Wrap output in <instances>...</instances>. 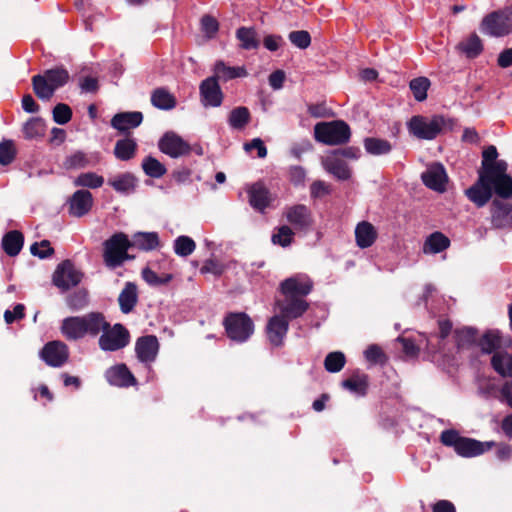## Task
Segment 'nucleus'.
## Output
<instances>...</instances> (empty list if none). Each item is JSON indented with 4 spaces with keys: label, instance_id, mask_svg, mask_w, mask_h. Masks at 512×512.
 <instances>
[{
    "label": "nucleus",
    "instance_id": "f8f14e48",
    "mask_svg": "<svg viewBox=\"0 0 512 512\" xmlns=\"http://www.w3.org/2000/svg\"><path fill=\"white\" fill-rule=\"evenodd\" d=\"M40 358L50 367H61L68 361L69 348L62 341H50L41 349Z\"/></svg>",
    "mask_w": 512,
    "mask_h": 512
},
{
    "label": "nucleus",
    "instance_id": "6e6552de",
    "mask_svg": "<svg viewBox=\"0 0 512 512\" xmlns=\"http://www.w3.org/2000/svg\"><path fill=\"white\" fill-rule=\"evenodd\" d=\"M130 248V239L123 232H116L105 240L103 242V261L106 267L115 269L122 266V259Z\"/></svg>",
    "mask_w": 512,
    "mask_h": 512
},
{
    "label": "nucleus",
    "instance_id": "de8ad7c7",
    "mask_svg": "<svg viewBox=\"0 0 512 512\" xmlns=\"http://www.w3.org/2000/svg\"><path fill=\"white\" fill-rule=\"evenodd\" d=\"M144 173L151 178H161L167 172L166 167L155 157L146 156L142 162Z\"/></svg>",
    "mask_w": 512,
    "mask_h": 512
},
{
    "label": "nucleus",
    "instance_id": "20e7f679",
    "mask_svg": "<svg viewBox=\"0 0 512 512\" xmlns=\"http://www.w3.org/2000/svg\"><path fill=\"white\" fill-rule=\"evenodd\" d=\"M440 441L444 446L453 447L455 452L464 458L479 456L489 451L495 445L493 441L481 442L473 438L461 436L454 429L442 431Z\"/></svg>",
    "mask_w": 512,
    "mask_h": 512
},
{
    "label": "nucleus",
    "instance_id": "4468645a",
    "mask_svg": "<svg viewBox=\"0 0 512 512\" xmlns=\"http://www.w3.org/2000/svg\"><path fill=\"white\" fill-rule=\"evenodd\" d=\"M199 93L204 107H219L223 102V92L216 77L204 79L200 83Z\"/></svg>",
    "mask_w": 512,
    "mask_h": 512
},
{
    "label": "nucleus",
    "instance_id": "774afa93",
    "mask_svg": "<svg viewBox=\"0 0 512 512\" xmlns=\"http://www.w3.org/2000/svg\"><path fill=\"white\" fill-rule=\"evenodd\" d=\"M25 306L23 304H17L14 306L13 311L6 310L4 313V319L7 324L13 323L15 320L22 319L25 316Z\"/></svg>",
    "mask_w": 512,
    "mask_h": 512
},
{
    "label": "nucleus",
    "instance_id": "864d4df0",
    "mask_svg": "<svg viewBox=\"0 0 512 512\" xmlns=\"http://www.w3.org/2000/svg\"><path fill=\"white\" fill-rule=\"evenodd\" d=\"M346 363L344 353L340 351L330 352L324 360V367L330 373H337L343 369Z\"/></svg>",
    "mask_w": 512,
    "mask_h": 512
},
{
    "label": "nucleus",
    "instance_id": "3c124183",
    "mask_svg": "<svg viewBox=\"0 0 512 512\" xmlns=\"http://www.w3.org/2000/svg\"><path fill=\"white\" fill-rule=\"evenodd\" d=\"M104 178L94 172L81 173L74 180V186L87 187L91 189L99 188L103 185Z\"/></svg>",
    "mask_w": 512,
    "mask_h": 512
},
{
    "label": "nucleus",
    "instance_id": "7c9ffc66",
    "mask_svg": "<svg viewBox=\"0 0 512 512\" xmlns=\"http://www.w3.org/2000/svg\"><path fill=\"white\" fill-rule=\"evenodd\" d=\"M24 245V235L19 230H11L2 237L1 247L10 257L17 256Z\"/></svg>",
    "mask_w": 512,
    "mask_h": 512
},
{
    "label": "nucleus",
    "instance_id": "ddd939ff",
    "mask_svg": "<svg viewBox=\"0 0 512 512\" xmlns=\"http://www.w3.org/2000/svg\"><path fill=\"white\" fill-rule=\"evenodd\" d=\"M160 151L172 158L188 155L192 147L182 137L173 133H165L158 143Z\"/></svg>",
    "mask_w": 512,
    "mask_h": 512
},
{
    "label": "nucleus",
    "instance_id": "39448f33",
    "mask_svg": "<svg viewBox=\"0 0 512 512\" xmlns=\"http://www.w3.org/2000/svg\"><path fill=\"white\" fill-rule=\"evenodd\" d=\"M351 129L343 120L319 122L314 126V138L325 145H343L349 142Z\"/></svg>",
    "mask_w": 512,
    "mask_h": 512
},
{
    "label": "nucleus",
    "instance_id": "473e14b6",
    "mask_svg": "<svg viewBox=\"0 0 512 512\" xmlns=\"http://www.w3.org/2000/svg\"><path fill=\"white\" fill-rule=\"evenodd\" d=\"M151 104L159 110H172L177 105L176 97L165 87H158L151 92Z\"/></svg>",
    "mask_w": 512,
    "mask_h": 512
},
{
    "label": "nucleus",
    "instance_id": "58836bf2",
    "mask_svg": "<svg viewBox=\"0 0 512 512\" xmlns=\"http://www.w3.org/2000/svg\"><path fill=\"white\" fill-rule=\"evenodd\" d=\"M137 148L135 139L130 137L119 139L114 147V156L120 161H129L135 157Z\"/></svg>",
    "mask_w": 512,
    "mask_h": 512
},
{
    "label": "nucleus",
    "instance_id": "f704fd0d",
    "mask_svg": "<svg viewBox=\"0 0 512 512\" xmlns=\"http://www.w3.org/2000/svg\"><path fill=\"white\" fill-rule=\"evenodd\" d=\"M108 184L118 193L131 194L135 191L138 180L130 172H125L108 180Z\"/></svg>",
    "mask_w": 512,
    "mask_h": 512
},
{
    "label": "nucleus",
    "instance_id": "052dcab7",
    "mask_svg": "<svg viewBox=\"0 0 512 512\" xmlns=\"http://www.w3.org/2000/svg\"><path fill=\"white\" fill-rule=\"evenodd\" d=\"M290 42L300 49H306L311 44V36L308 31L297 30L289 33Z\"/></svg>",
    "mask_w": 512,
    "mask_h": 512
},
{
    "label": "nucleus",
    "instance_id": "72a5a7b5",
    "mask_svg": "<svg viewBox=\"0 0 512 512\" xmlns=\"http://www.w3.org/2000/svg\"><path fill=\"white\" fill-rule=\"evenodd\" d=\"M61 334L68 341H77L85 337L79 316H69L62 320Z\"/></svg>",
    "mask_w": 512,
    "mask_h": 512
},
{
    "label": "nucleus",
    "instance_id": "09e8293b",
    "mask_svg": "<svg viewBox=\"0 0 512 512\" xmlns=\"http://www.w3.org/2000/svg\"><path fill=\"white\" fill-rule=\"evenodd\" d=\"M141 276L143 280L152 287H159L163 285H167L173 279V275L170 273H164L162 275H158L155 271L150 269L149 267H145L142 269Z\"/></svg>",
    "mask_w": 512,
    "mask_h": 512
},
{
    "label": "nucleus",
    "instance_id": "13d9d810",
    "mask_svg": "<svg viewBox=\"0 0 512 512\" xmlns=\"http://www.w3.org/2000/svg\"><path fill=\"white\" fill-rule=\"evenodd\" d=\"M53 120L59 125L67 124L72 118V109L69 105L64 103H58L52 111Z\"/></svg>",
    "mask_w": 512,
    "mask_h": 512
},
{
    "label": "nucleus",
    "instance_id": "e2e57ef3",
    "mask_svg": "<svg viewBox=\"0 0 512 512\" xmlns=\"http://www.w3.org/2000/svg\"><path fill=\"white\" fill-rule=\"evenodd\" d=\"M201 29L208 38H213L219 30V23L213 16L204 15L201 18Z\"/></svg>",
    "mask_w": 512,
    "mask_h": 512
},
{
    "label": "nucleus",
    "instance_id": "0e129e2a",
    "mask_svg": "<svg viewBox=\"0 0 512 512\" xmlns=\"http://www.w3.org/2000/svg\"><path fill=\"white\" fill-rule=\"evenodd\" d=\"M361 155V150L360 148L358 147H355V146H349V147H344V148H338L336 150L333 151V155L334 157H343V158H347V159H358Z\"/></svg>",
    "mask_w": 512,
    "mask_h": 512
},
{
    "label": "nucleus",
    "instance_id": "9b49d317",
    "mask_svg": "<svg viewBox=\"0 0 512 512\" xmlns=\"http://www.w3.org/2000/svg\"><path fill=\"white\" fill-rule=\"evenodd\" d=\"M83 278V273L77 270L71 260H64L56 267L53 273V284L61 289L67 291L71 287L77 286Z\"/></svg>",
    "mask_w": 512,
    "mask_h": 512
},
{
    "label": "nucleus",
    "instance_id": "a878e982",
    "mask_svg": "<svg viewBox=\"0 0 512 512\" xmlns=\"http://www.w3.org/2000/svg\"><path fill=\"white\" fill-rule=\"evenodd\" d=\"M341 386L355 395L365 396L369 388V376L360 370H355L341 382Z\"/></svg>",
    "mask_w": 512,
    "mask_h": 512
},
{
    "label": "nucleus",
    "instance_id": "f257e3e1",
    "mask_svg": "<svg viewBox=\"0 0 512 512\" xmlns=\"http://www.w3.org/2000/svg\"><path fill=\"white\" fill-rule=\"evenodd\" d=\"M493 193L502 199L512 197V182L479 173L477 181L465 190L466 197L478 208L484 207Z\"/></svg>",
    "mask_w": 512,
    "mask_h": 512
},
{
    "label": "nucleus",
    "instance_id": "c9c22d12",
    "mask_svg": "<svg viewBox=\"0 0 512 512\" xmlns=\"http://www.w3.org/2000/svg\"><path fill=\"white\" fill-rule=\"evenodd\" d=\"M450 239L442 232L435 231L431 233L423 244L425 254H438L450 247Z\"/></svg>",
    "mask_w": 512,
    "mask_h": 512
},
{
    "label": "nucleus",
    "instance_id": "6e6d98bb",
    "mask_svg": "<svg viewBox=\"0 0 512 512\" xmlns=\"http://www.w3.org/2000/svg\"><path fill=\"white\" fill-rule=\"evenodd\" d=\"M89 165V159L87 155L82 151H76L70 156L66 157L63 162V167L67 170L81 169Z\"/></svg>",
    "mask_w": 512,
    "mask_h": 512
},
{
    "label": "nucleus",
    "instance_id": "603ef678",
    "mask_svg": "<svg viewBox=\"0 0 512 512\" xmlns=\"http://www.w3.org/2000/svg\"><path fill=\"white\" fill-rule=\"evenodd\" d=\"M195 248L196 243L189 236L181 235L174 241V252L178 256L187 257L194 252Z\"/></svg>",
    "mask_w": 512,
    "mask_h": 512
},
{
    "label": "nucleus",
    "instance_id": "4d7b16f0",
    "mask_svg": "<svg viewBox=\"0 0 512 512\" xmlns=\"http://www.w3.org/2000/svg\"><path fill=\"white\" fill-rule=\"evenodd\" d=\"M30 252L33 256H37L40 259H46L51 257L55 250L51 247L49 240H42L40 242H35L30 246Z\"/></svg>",
    "mask_w": 512,
    "mask_h": 512
},
{
    "label": "nucleus",
    "instance_id": "f3484780",
    "mask_svg": "<svg viewBox=\"0 0 512 512\" xmlns=\"http://www.w3.org/2000/svg\"><path fill=\"white\" fill-rule=\"evenodd\" d=\"M424 185L434 191L444 192L448 180L445 168L442 164L436 163L421 175Z\"/></svg>",
    "mask_w": 512,
    "mask_h": 512
},
{
    "label": "nucleus",
    "instance_id": "338daca9",
    "mask_svg": "<svg viewBox=\"0 0 512 512\" xmlns=\"http://www.w3.org/2000/svg\"><path fill=\"white\" fill-rule=\"evenodd\" d=\"M306 178V171L301 166H292L289 169V179L291 183L298 186L304 183Z\"/></svg>",
    "mask_w": 512,
    "mask_h": 512
},
{
    "label": "nucleus",
    "instance_id": "1a4fd4ad",
    "mask_svg": "<svg viewBox=\"0 0 512 512\" xmlns=\"http://www.w3.org/2000/svg\"><path fill=\"white\" fill-rule=\"evenodd\" d=\"M98 344L103 351H117L126 347L130 342V333L121 323L103 329Z\"/></svg>",
    "mask_w": 512,
    "mask_h": 512
},
{
    "label": "nucleus",
    "instance_id": "ea45409f",
    "mask_svg": "<svg viewBox=\"0 0 512 512\" xmlns=\"http://www.w3.org/2000/svg\"><path fill=\"white\" fill-rule=\"evenodd\" d=\"M457 49L466 55L467 58L474 59L484 50L483 43L476 33H472L467 39L457 45Z\"/></svg>",
    "mask_w": 512,
    "mask_h": 512
},
{
    "label": "nucleus",
    "instance_id": "423d86ee",
    "mask_svg": "<svg viewBox=\"0 0 512 512\" xmlns=\"http://www.w3.org/2000/svg\"><path fill=\"white\" fill-rule=\"evenodd\" d=\"M227 337L236 343L246 342L254 333V323L245 312H230L223 319Z\"/></svg>",
    "mask_w": 512,
    "mask_h": 512
},
{
    "label": "nucleus",
    "instance_id": "412c9836",
    "mask_svg": "<svg viewBox=\"0 0 512 512\" xmlns=\"http://www.w3.org/2000/svg\"><path fill=\"white\" fill-rule=\"evenodd\" d=\"M287 221L299 230H307L313 223L311 210L304 204L291 206L286 211Z\"/></svg>",
    "mask_w": 512,
    "mask_h": 512
},
{
    "label": "nucleus",
    "instance_id": "dca6fc26",
    "mask_svg": "<svg viewBox=\"0 0 512 512\" xmlns=\"http://www.w3.org/2000/svg\"><path fill=\"white\" fill-rule=\"evenodd\" d=\"M159 348V341L155 335L141 336L135 343L137 359L142 363L150 364L156 360Z\"/></svg>",
    "mask_w": 512,
    "mask_h": 512
},
{
    "label": "nucleus",
    "instance_id": "a211bd4d",
    "mask_svg": "<svg viewBox=\"0 0 512 512\" xmlns=\"http://www.w3.org/2000/svg\"><path fill=\"white\" fill-rule=\"evenodd\" d=\"M105 378L109 384L117 387L127 388L137 384L136 378L124 363L117 364L107 369Z\"/></svg>",
    "mask_w": 512,
    "mask_h": 512
},
{
    "label": "nucleus",
    "instance_id": "9d476101",
    "mask_svg": "<svg viewBox=\"0 0 512 512\" xmlns=\"http://www.w3.org/2000/svg\"><path fill=\"white\" fill-rule=\"evenodd\" d=\"M497 157L496 147L488 146L482 153L479 173L512 182V177L507 174V163L504 160H497Z\"/></svg>",
    "mask_w": 512,
    "mask_h": 512
},
{
    "label": "nucleus",
    "instance_id": "aec40b11",
    "mask_svg": "<svg viewBox=\"0 0 512 512\" xmlns=\"http://www.w3.org/2000/svg\"><path fill=\"white\" fill-rule=\"evenodd\" d=\"M69 214L75 217L86 215L93 206V196L90 191L81 189L69 198Z\"/></svg>",
    "mask_w": 512,
    "mask_h": 512
},
{
    "label": "nucleus",
    "instance_id": "2f4dec72",
    "mask_svg": "<svg viewBox=\"0 0 512 512\" xmlns=\"http://www.w3.org/2000/svg\"><path fill=\"white\" fill-rule=\"evenodd\" d=\"M478 334V329L470 326L455 329L453 338L457 349H469L476 345Z\"/></svg>",
    "mask_w": 512,
    "mask_h": 512
},
{
    "label": "nucleus",
    "instance_id": "e433bc0d",
    "mask_svg": "<svg viewBox=\"0 0 512 512\" xmlns=\"http://www.w3.org/2000/svg\"><path fill=\"white\" fill-rule=\"evenodd\" d=\"M324 168L335 176L337 179L345 181L351 177V170L347 163L339 158L330 156L327 157L323 162Z\"/></svg>",
    "mask_w": 512,
    "mask_h": 512
},
{
    "label": "nucleus",
    "instance_id": "a19ab883",
    "mask_svg": "<svg viewBox=\"0 0 512 512\" xmlns=\"http://www.w3.org/2000/svg\"><path fill=\"white\" fill-rule=\"evenodd\" d=\"M482 353L491 354L501 347V336L498 330H487L476 343Z\"/></svg>",
    "mask_w": 512,
    "mask_h": 512
},
{
    "label": "nucleus",
    "instance_id": "7ed1b4c3",
    "mask_svg": "<svg viewBox=\"0 0 512 512\" xmlns=\"http://www.w3.org/2000/svg\"><path fill=\"white\" fill-rule=\"evenodd\" d=\"M69 79L68 70L61 65L47 69L43 74L34 75L31 81L35 95L43 101H49L55 91L65 86Z\"/></svg>",
    "mask_w": 512,
    "mask_h": 512
},
{
    "label": "nucleus",
    "instance_id": "cd10ccee",
    "mask_svg": "<svg viewBox=\"0 0 512 512\" xmlns=\"http://www.w3.org/2000/svg\"><path fill=\"white\" fill-rule=\"evenodd\" d=\"M138 303V288L134 282H126L118 296L120 311L124 314L131 313Z\"/></svg>",
    "mask_w": 512,
    "mask_h": 512
},
{
    "label": "nucleus",
    "instance_id": "c85d7f7f",
    "mask_svg": "<svg viewBox=\"0 0 512 512\" xmlns=\"http://www.w3.org/2000/svg\"><path fill=\"white\" fill-rule=\"evenodd\" d=\"M248 195L249 203L255 210L263 212L270 205V192L261 183L253 184L248 190Z\"/></svg>",
    "mask_w": 512,
    "mask_h": 512
},
{
    "label": "nucleus",
    "instance_id": "c756f323",
    "mask_svg": "<svg viewBox=\"0 0 512 512\" xmlns=\"http://www.w3.org/2000/svg\"><path fill=\"white\" fill-rule=\"evenodd\" d=\"M131 248L142 251H152L160 246V239L157 232H136L130 239Z\"/></svg>",
    "mask_w": 512,
    "mask_h": 512
},
{
    "label": "nucleus",
    "instance_id": "37998d69",
    "mask_svg": "<svg viewBox=\"0 0 512 512\" xmlns=\"http://www.w3.org/2000/svg\"><path fill=\"white\" fill-rule=\"evenodd\" d=\"M66 304L71 311H80L89 305V293L85 288H80L66 297Z\"/></svg>",
    "mask_w": 512,
    "mask_h": 512
},
{
    "label": "nucleus",
    "instance_id": "79ce46f5",
    "mask_svg": "<svg viewBox=\"0 0 512 512\" xmlns=\"http://www.w3.org/2000/svg\"><path fill=\"white\" fill-rule=\"evenodd\" d=\"M213 77L216 79H222L224 81H228L231 79L245 77L247 75V71L244 67H230L227 66L223 61H217L214 66Z\"/></svg>",
    "mask_w": 512,
    "mask_h": 512
},
{
    "label": "nucleus",
    "instance_id": "c03bdc74",
    "mask_svg": "<svg viewBox=\"0 0 512 512\" xmlns=\"http://www.w3.org/2000/svg\"><path fill=\"white\" fill-rule=\"evenodd\" d=\"M364 148L367 153L375 156L385 155L390 153L392 145L388 140L367 137L364 139Z\"/></svg>",
    "mask_w": 512,
    "mask_h": 512
},
{
    "label": "nucleus",
    "instance_id": "69168bd1",
    "mask_svg": "<svg viewBox=\"0 0 512 512\" xmlns=\"http://www.w3.org/2000/svg\"><path fill=\"white\" fill-rule=\"evenodd\" d=\"M308 112L314 118H325L332 116L331 110L325 103H317L308 105Z\"/></svg>",
    "mask_w": 512,
    "mask_h": 512
},
{
    "label": "nucleus",
    "instance_id": "a18cd8bd",
    "mask_svg": "<svg viewBox=\"0 0 512 512\" xmlns=\"http://www.w3.org/2000/svg\"><path fill=\"white\" fill-rule=\"evenodd\" d=\"M251 120L250 111L245 106H239L231 110L228 123L233 129H243Z\"/></svg>",
    "mask_w": 512,
    "mask_h": 512
},
{
    "label": "nucleus",
    "instance_id": "0eeeda50",
    "mask_svg": "<svg viewBox=\"0 0 512 512\" xmlns=\"http://www.w3.org/2000/svg\"><path fill=\"white\" fill-rule=\"evenodd\" d=\"M480 31L496 38L512 33V6L487 14L480 23Z\"/></svg>",
    "mask_w": 512,
    "mask_h": 512
},
{
    "label": "nucleus",
    "instance_id": "b1692460",
    "mask_svg": "<svg viewBox=\"0 0 512 512\" xmlns=\"http://www.w3.org/2000/svg\"><path fill=\"white\" fill-rule=\"evenodd\" d=\"M289 329V321L281 315L271 317L266 326L269 341L274 346H281Z\"/></svg>",
    "mask_w": 512,
    "mask_h": 512
},
{
    "label": "nucleus",
    "instance_id": "bb28decb",
    "mask_svg": "<svg viewBox=\"0 0 512 512\" xmlns=\"http://www.w3.org/2000/svg\"><path fill=\"white\" fill-rule=\"evenodd\" d=\"M378 238V232L373 224L368 221H361L355 228V241L359 248L371 247Z\"/></svg>",
    "mask_w": 512,
    "mask_h": 512
},
{
    "label": "nucleus",
    "instance_id": "4be33fe9",
    "mask_svg": "<svg viewBox=\"0 0 512 512\" xmlns=\"http://www.w3.org/2000/svg\"><path fill=\"white\" fill-rule=\"evenodd\" d=\"M143 121V114L140 111L120 112L115 114L110 124L120 133H128L131 129L137 128Z\"/></svg>",
    "mask_w": 512,
    "mask_h": 512
},
{
    "label": "nucleus",
    "instance_id": "5fc2aeb1",
    "mask_svg": "<svg viewBox=\"0 0 512 512\" xmlns=\"http://www.w3.org/2000/svg\"><path fill=\"white\" fill-rule=\"evenodd\" d=\"M17 155L14 142L12 140H3L0 142V165L7 166L11 164Z\"/></svg>",
    "mask_w": 512,
    "mask_h": 512
},
{
    "label": "nucleus",
    "instance_id": "680f3d73",
    "mask_svg": "<svg viewBox=\"0 0 512 512\" xmlns=\"http://www.w3.org/2000/svg\"><path fill=\"white\" fill-rule=\"evenodd\" d=\"M367 361L377 364H383L386 362L387 357L380 346L372 344L364 352Z\"/></svg>",
    "mask_w": 512,
    "mask_h": 512
},
{
    "label": "nucleus",
    "instance_id": "5701e85b",
    "mask_svg": "<svg viewBox=\"0 0 512 512\" xmlns=\"http://www.w3.org/2000/svg\"><path fill=\"white\" fill-rule=\"evenodd\" d=\"M79 317L85 336L96 337L103 329L109 327V322L102 312H89Z\"/></svg>",
    "mask_w": 512,
    "mask_h": 512
},
{
    "label": "nucleus",
    "instance_id": "2eb2a0df",
    "mask_svg": "<svg viewBox=\"0 0 512 512\" xmlns=\"http://www.w3.org/2000/svg\"><path fill=\"white\" fill-rule=\"evenodd\" d=\"M491 225L494 229L512 227V204L500 199H494L490 206Z\"/></svg>",
    "mask_w": 512,
    "mask_h": 512
},
{
    "label": "nucleus",
    "instance_id": "6ab92c4d",
    "mask_svg": "<svg viewBox=\"0 0 512 512\" xmlns=\"http://www.w3.org/2000/svg\"><path fill=\"white\" fill-rule=\"evenodd\" d=\"M313 289V283L310 279L302 281L298 277H290L280 284V292L285 298L307 296Z\"/></svg>",
    "mask_w": 512,
    "mask_h": 512
},
{
    "label": "nucleus",
    "instance_id": "8fccbe9b",
    "mask_svg": "<svg viewBox=\"0 0 512 512\" xmlns=\"http://www.w3.org/2000/svg\"><path fill=\"white\" fill-rule=\"evenodd\" d=\"M431 85L427 77H417L410 81L409 87L416 101L422 102L427 98V91Z\"/></svg>",
    "mask_w": 512,
    "mask_h": 512
},
{
    "label": "nucleus",
    "instance_id": "393cba45",
    "mask_svg": "<svg viewBox=\"0 0 512 512\" xmlns=\"http://www.w3.org/2000/svg\"><path fill=\"white\" fill-rule=\"evenodd\" d=\"M278 307L280 315L289 321L301 317L309 309V303L303 298L292 297L278 302Z\"/></svg>",
    "mask_w": 512,
    "mask_h": 512
},
{
    "label": "nucleus",
    "instance_id": "bf43d9fd",
    "mask_svg": "<svg viewBox=\"0 0 512 512\" xmlns=\"http://www.w3.org/2000/svg\"><path fill=\"white\" fill-rule=\"evenodd\" d=\"M293 235L292 229L287 225H283L278 228L277 233L272 235V242L282 247H287L291 244Z\"/></svg>",
    "mask_w": 512,
    "mask_h": 512
},
{
    "label": "nucleus",
    "instance_id": "4c0bfd02",
    "mask_svg": "<svg viewBox=\"0 0 512 512\" xmlns=\"http://www.w3.org/2000/svg\"><path fill=\"white\" fill-rule=\"evenodd\" d=\"M236 38L240 42L239 47L243 50H256L260 46V40L254 27H239L236 30Z\"/></svg>",
    "mask_w": 512,
    "mask_h": 512
},
{
    "label": "nucleus",
    "instance_id": "f03ea898",
    "mask_svg": "<svg viewBox=\"0 0 512 512\" xmlns=\"http://www.w3.org/2000/svg\"><path fill=\"white\" fill-rule=\"evenodd\" d=\"M457 120L444 115H434L430 119L416 115L408 122V130L418 139L433 140L440 133L452 131Z\"/></svg>",
    "mask_w": 512,
    "mask_h": 512
},
{
    "label": "nucleus",
    "instance_id": "49530a36",
    "mask_svg": "<svg viewBox=\"0 0 512 512\" xmlns=\"http://www.w3.org/2000/svg\"><path fill=\"white\" fill-rule=\"evenodd\" d=\"M46 124L40 117L30 118L23 126V133L26 139H37L45 135Z\"/></svg>",
    "mask_w": 512,
    "mask_h": 512
}]
</instances>
